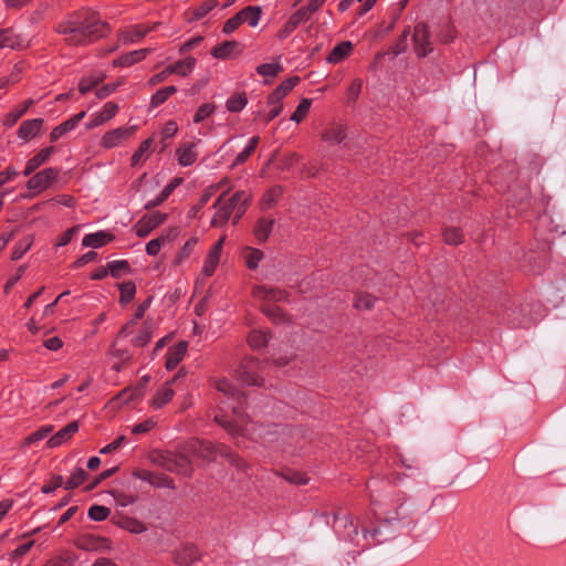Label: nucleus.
<instances>
[{
  "label": "nucleus",
  "instance_id": "1",
  "mask_svg": "<svg viewBox=\"0 0 566 566\" xmlns=\"http://www.w3.org/2000/svg\"><path fill=\"white\" fill-rule=\"evenodd\" d=\"M60 32L65 34L69 44L84 45L106 35L108 25L96 12L84 11L62 27Z\"/></svg>",
  "mask_w": 566,
  "mask_h": 566
},
{
  "label": "nucleus",
  "instance_id": "2",
  "mask_svg": "<svg viewBox=\"0 0 566 566\" xmlns=\"http://www.w3.org/2000/svg\"><path fill=\"white\" fill-rule=\"evenodd\" d=\"M223 196H220L214 203L217 211L211 220V224L214 227L223 226L233 212H235V218H240L245 211L250 196L244 191H238L228 200L227 203H223Z\"/></svg>",
  "mask_w": 566,
  "mask_h": 566
},
{
  "label": "nucleus",
  "instance_id": "3",
  "mask_svg": "<svg viewBox=\"0 0 566 566\" xmlns=\"http://www.w3.org/2000/svg\"><path fill=\"white\" fill-rule=\"evenodd\" d=\"M232 417L218 413L214 416L216 422L223 427L232 436H248L251 433L248 417L235 406H232Z\"/></svg>",
  "mask_w": 566,
  "mask_h": 566
},
{
  "label": "nucleus",
  "instance_id": "4",
  "mask_svg": "<svg viewBox=\"0 0 566 566\" xmlns=\"http://www.w3.org/2000/svg\"><path fill=\"white\" fill-rule=\"evenodd\" d=\"M59 176L60 169L56 167H48L34 174L27 181V188L31 191L29 197L36 196L49 189L57 181Z\"/></svg>",
  "mask_w": 566,
  "mask_h": 566
},
{
  "label": "nucleus",
  "instance_id": "5",
  "mask_svg": "<svg viewBox=\"0 0 566 566\" xmlns=\"http://www.w3.org/2000/svg\"><path fill=\"white\" fill-rule=\"evenodd\" d=\"M137 130V126H120L115 129L106 132L101 138V147L112 149L122 146L126 143Z\"/></svg>",
  "mask_w": 566,
  "mask_h": 566
},
{
  "label": "nucleus",
  "instance_id": "6",
  "mask_svg": "<svg viewBox=\"0 0 566 566\" xmlns=\"http://www.w3.org/2000/svg\"><path fill=\"white\" fill-rule=\"evenodd\" d=\"M158 24V22H155L151 25L135 24L127 27L118 33V42L122 45L139 43L150 31L155 30Z\"/></svg>",
  "mask_w": 566,
  "mask_h": 566
},
{
  "label": "nucleus",
  "instance_id": "7",
  "mask_svg": "<svg viewBox=\"0 0 566 566\" xmlns=\"http://www.w3.org/2000/svg\"><path fill=\"white\" fill-rule=\"evenodd\" d=\"M166 213L155 211L143 216L134 226L135 233L138 238H146L151 231L165 222Z\"/></svg>",
  "mask_w": 566,
  "mask_h": 566
},
{
  "label": "nucleus",
  "instance_id": "8",
  "mask_svg": "<svg viewBox=\"0 0 566 566\" xmlns=\"http://www.w3.org/2000/svg\"><path fill=\"white\" fill-rule=\"evenodd\" d=\"M259 363L253 358L244 359L235 371L237 378L245 384L260 386L262 384V379L259 376Z\"/></svg>",
  "mask_w": 566,
  "mask_h": 566
},
{
  "label": "nucleus",
  "instance_id": "9",
  "mask_svg": "<svg viewBox=\"0 0 566 566\" xmlns=\"http://www.w3.org/2000/svg\"><path fill=\"white\" fill-rule=\"evenodd\" d=\"M226 238L221 237L208 251L201 270L203 277H210L214 274L220 260Z\"/></svg>",
  "mask_w": 566,
  "mask_h": 566
},
{
  "label": "nucleus",
  "instance_id": "10",
  "mask_svg": "<svg viewBox=\"0 0 566 566\" xmlns=\"http://www.w3.org/2000/svg\"><path fill=\"white\" fill-rule=\"evenodd\" d=\"M118 109L119 107L116 103H105L101 111L95 112L91 115L90 120L85 124L86 129H93L106 124L116 116Z\"/></svg>",
  "mask_w": 566,
  "mask_h": 566
},
{
  "label": "nucleus",
  "instance_id": "11",
  "mask_svg": "<svg viewBox=\"0 0 566 566\" xmlns=\"http://www.w3.org/2000/svg\"><path fill=\"white\" fill-rule=\"evenodd\" d=\"M192 457L201 459L206 462L214 461L218 453L226 455L227 452L222 449L218 451L214 446L208 441H195L191 443Z\"/></svg>",
  "mask_w": 566,
  "mask_h": 566
},
{
  "label": "nucleus",
  "instance_id": "12",
  "mask_svg": "<svg viewBox=\"0 0 566 566\" xmlns=\"http://www.w3.org/2000/svg\"><path fill=\"white\" fill-rule=\"evenodd\" d=\"M86 116V112L83 111L69 119L64 120L60 125L55 126L50 133V140L52 143L57 142L66 134L73 132L80 124V122Z\"/></svg>",
  "mask_w": 566,
  "mask_h": 566
},
{
  "label": "nucleus",
  "instance_id": "13",
  "mask_svg": "<svg viewBox=\"0 0 566 566\" xmlns=\"http://www.w3.org/2000/svg\"><path fill=\"white\" fill-rule=\"evenodd\" d=\"M346 136V126L342 123L333 122L323 130L322 140L329 146H335L342 144Z\"/></svg>",
  "mask_w": 566,
  "mask_h": 566
},
{
  "label": "nucleus",
  "instance_id": "14",
  "mask_svg": "<svg viewBox=\"0 0 566 566\" xmlns=\"http://www.w3.org/2000/svg\"><path fill=\"white\" fill-rule=\"evenodd\" d=\"M180 377V373L174 376L170 381H167L161 388H159L150 400V407L154 409H160L166 406L174 397L175 391L171 385Z\"/></svg>",
  "mask_w": 566,
  "mask_h": 566
},
{
  "label": "nucleus",
  "instance_id": "15",
  "mask_svg": "<svg viewBox=\"0 0 566 566\" xmlns=\"http://www.w3.org/2000/svg\"><path fill=\"white\" fill-rule=\"evenodd\" d=\"M415 50L419 56H426L430 51L429 31L426 24L419 23L413 30Z\"/></svg>",
  "mask_w": 566,
  "mask_h": 566
},
{
  "label": "nucleus",
  "instance_id": "16",
  "mask_svg": "<svg viewBox=\"0 0 566 566\" xmlns=\"http://www.w3.org/2000/svg\"><path fill=\"white\" fill-rule=\"evenodd\" d=\"M80 424L77 421H72L67 423L65 427L60 429L55 434L51 436L46 441V447L49 449H54L66 441H69L72 436L78 431Z\"/></svg>",
  "mask_w": 566,
  "mask_h": 566
},
{
  "label": "nucleus",
  "instance_id": "17",
  "mask_svg": "<svg viewBox=\"0 0 566 566\" xmlns=\"http://www.w3.org/2000/svg\"><path fill=\"white\" fill-rule=\"evenodd\" d=\"M311 17L302 8L297 9L277 33L280 40L286 39L300 24L307 22Z\"/></svg>",
  "mask_w": 566,
  "mask_h": 566
},
{
  "label": "nucleus",
  "instance_id": "18",
  "mask_svg": "<svg viewBox=\"0 0 566 566\" xmlns=\"http://www.w3.org/2000/svg\"><path fill=\"white\" fill-rule=\"evenodd\" d=\"M200 140L185 143L180 145L176 150L177 161L181 167L192 166L198 157L196 147Z\"/></svg>",
  "mask_w": 566,
  "mask_h": 566
},
{
  "label": "nucleus",
  "instance_id": "19",
  "mask_svg": "<svg viewBox=\"0 0 566 566\" xmlns=\"http://www.w3.org/2000/svg\"><path fill=\"white\" fill-rule=\"evenodd\" d=\"M115 235L106 230H99L83 237L82 245L85 248L98 249L114 241Z\"/></svg>",
  "mask_w": 566,
  "mask_h": 566
},
{
  "label": "nucleus",
  "instance_id": "20",
  "mask_svg": "<svg viewBox=\"0 0 566 566\" xmlns=\"http://www.w3.org/2000/svg\"><path fill=\"white\" fill-rule=\"evenodd\" d=\"M28 46V42L10 29H0V50L12 49L20 50Z\"/></svg>",
  "mask_w": 566,
  "mask_h": 566
},
{
  "label": "nucleus",
  "instance_id": "21",
  "mask_svg": "<svg viewBox=\"0 0 566 566\" xmlns=\"http://www.w3.org/2000/svg\"><path fill=\"white\" fill-rule=\"evenodd\" d=\"M42 118L28 119L21 123L18 129V137L23 142H29L36 137L43 127Z\"/></svg>",
  "mask_w": 566,
  "mask_h": 566
},
{
  "label": "nucleus",
  "instance_id": "22",
  "mask_svg": "<svg viewBox=\"0 0 566 566\" xmlns=\"http://www.w3.org/2000/svg\"><path fill=\"white\" fill-rule=\"evenodd\" d=\"M55 151V148L53 146L42 148L39 150L33 157H31L27 164L25 168L23 170L24 176L31 175L33 171H35L39 167L44 165L53 155Z\"/></svg>",
  "mask_w": 566,
  "mask_h": 566
},
{
  "label": "nucleus",
  "instance_id": "23",
  "mask_svg": "<svg viewBox=\"0 0 566 566\" xmlns=\"http://www.w3.org/2000/svg\"><path fill=\"white\" fill-rule=\"evenodd\" d=\"M253 296L260 301L280 302L286 298V292L273 287L255 286Z\"/></svg>",
  "mask_w": 566,
  "mask_h": 566
},
{
  "label": "nucleus",
  "instance_id": "24",
  "mask_svg": "<svg viewBox=\"0 0 566 566\" xmlns=\"http://www.w3.org/2000/svg\"><path fill=\"white\" fill-rule=\"evenodd\" d=\"M353 43L350 41H343L335 45L328 56L326 57L327 63L337 64L343 62L353 51Z\"/></svg>",
  "mask_w": 566,
  "mask_h": 566
},
{
  "label": "nucleus",
  "instance_id": "25",
  "mask_svg": "<svg viewBox=\"0 0 566 566\" xmlns=\"http://www.w3.org/2000/svg\"><path fill=\"white\" fill-rule=\"evenodd\" d=\"M398 505L395 511H388L385 516L387 524H406L410 518L409 510L405 506V500L398 499Z\"/></svg>",
  "mask_w": 566,
  "mask_h": 566
},
{
  "label": "nucleus",
  "instance_id": "26",
  "mask_svg": "<svg viewBox=\"0 0 566 566\" xmlns=\"http://www.w3.org/2000/svg\"><path fill=\"white\" fill-rule=\"evenodd\" d=\"M282 71L283 66L280 60L263 63L256 67V73L264 78V84H270Z\"/></svg>",
  "mask_w": 566,
  "mask_h": 566
},
{
  "label": "nucleus",
  "instance_id": "27",
  "mask_svg": "<svg viewBox=\"0 0 566 566\" xmlns=\"http://www.w3.org/2000/svg\"><path fill=\"white\" fill-rule=\"evenodd\" d=\"M187 353V343L180 342L177 345L170 347L167 353L166 368L172 370L184 359Z\"/></svg>",
  "mask_w": 566,
  "mask_h": 566
},
{
  "label": "nucleus",
  "instance_id": "28",
  "mask_svg": "<svg viewBox=\"0 0 566 566\" xmlns=\"http://www.w3.org/2000/svg\"><path fill=\"white\" fill-rule=\"evenodd\" d=\"M197 64V60L192 56H188L184 60H179L174 64L168 65L172 74H177L181 77H186L192 73Z\"/></svg>",
  "mask_w": 566,
  "mask_h": 566
},
{
  "label": "nucleus",
  "instance_id": "29",
  "mask_svg": "<svg viewBox=\"0 0 566 566\" xmlns=\"http://www.w3.org/2000/svg\"><path fill=\"white\" fill-rule=\"evenodd\" d=\"M241 22L248 23L250 27L255 28L261 19L262 10L256 6H249L238 12Z\"/></svg>",
  "mask_w": 566,
  "mask_h": 566
},
{
  "label": "nucleus",
  "instance_id": "30",
  "mask_svg": "<svg viewBox=\"0 0 566 566\" xmlns=\"http://www.w3.org/2000/svg\"><path fill=\"white\" fill-rule=\"evenodd\" d=\"M198 243V239L192 237L182 245V248L177 252L172 260V265L180 266L182 265L193 253L195 248Z\"/></svg>",
  "mask_w": 566,
  "mask_h": 566
},
{
  "label": "nucleus",
  "instance_id": "31",
  "mask_svg": "<svg viewBox=\"0 0 566 566\" xmlns=\"http://www.w3.org/2000/svg\"><path fill=\"white\" fill-rule=\"evenodd\" d=\"M242 256L244 259L245 265L250 270H256L259 268L260 262L263 260L264 254L259 249L245 247L242 250Z\"/></svg>",
  "mask_w": 566,
  "mask_h": 566
},
{
  "label": "nucleus",
  "instance_id": "32",
  "mask_svg": "<svg viewBox=\"0 0 566 566\" xmlns=\"http://www.w3.org/2000/svg\"><path fill=\"white\" fill-rule=\"evenodd\" d=\"M184 182V179L181 177H175L167 184L164 189L160 191V193L153 199L147 207H156L159 206L161 202H164L171 193L172 191L179 187Z\"/></svg>",
  "mask_w": 566,
  "mask_h": 566
},
{
  "label": "nucleus",
  "instance_id": "33",
  "mask_svg": "<svg viewBox=\"0 0 566 566\" xmlns=\"http://www.w3.org/2000/svg\"><path fill=\"white\" fill-rule=\"evenodd\" d=\"M149 52H150L149 49L135 50V51H132V52L120 56L114 63L116 65H120V66H130L137 62L143 61L148 55Z\"/></svg>",
  "mask_w": 566,
  "mask_h": 566
},
{
  "label": "nucleus",
  "instance_id": "34",
  "mask_svg": "<svg viewBox=\"0 0 566 566\" xmlns=\"http://www.w3.org/2000/svg\"><path fill=\"white\" fill-rule=\"evenodd\" d=\"M154 324L148 319L143 324L139 333L132 339V344L137 347H144L153 337Z\"/></svg>",
  "mask_w": 566,
  "mask_h": 566
},
{
  "label": "nucleus",
  "instance_id": "35",
  "mask_svg": "<svg viewBox=\"0 0 566 566\" xmlns=\"http://www.w3.org/2000/svg\"><path fill=\"white\" fill-rule=\"evenodd\" d=\"M270 336L264 329H252L248 335V344L253 349H261L268 345Z\"/></svg>",
  "mask_w": 566,
  "mask_h": 566
},
{
  "label": "nucleus",
  "instance_id": "36",
  "mask_svg": "<svg viewBox=\"0 0 566 566\" xmlns=\"http://www.w3.org/2000/svg\"><path fill=\"white\" fill-rule=\"evenodd\" d=\"M260 138L258 136H254L249 139L245 147L237 155L233 163L231 164V167L239 166L248 160V158L254 153V150L258 147Z\"/></svg>",
  "mask_w": 566,
  "mask_h": 566
},
{
  "label": "nucleus",
  "instance_id": "37",
  "mask_svg": "<svg viewBox=\"0 0 566 566\" xmlns=\"http://www.w3.org/2000/svg\"><path fill=\"white\" fill-rule=\"evenodd\" d=\"M198 558V551L195 546L189 545L180 548L175 554V560L180 565H189Z\"/></svg>",
  "mask_w": 566,
  "mask_h": 566
},
{
  "label": "nucleus",
  "instance_id": "38",
  "mask_svg": "<svg viewBox=\"0 0 566 566\" xmlns=\"http://www.w3.org/2000/svg\"><path fill=\"white\" fill-rule=\"evenodd\" d=\"M238 46H239V43L237 41H226V42L214 46L211 50V55L216 59L224 60V59L230 57L234 53V50Z\"/></svg>",
  "mask_w": 566,
  "mask_h": 566
},
{
  "label": "nucleus",
  "instance_id": "39",
  "mask_svg": "<svg viewBox=\"0 0 566 566\" xmlns=\"http://www.w3.org/2000/svg\"><path fill=\"white\" fill-rule=\"evenodd\" d=\"M32 104H33V99H28L23 103V105L21 107L15 108V109L11 111L10 113H8L2 120L3 126H6L8 128L12 127Z\"/></svg>",
  "mask_w": 566,
  "mask_h": 566
},
{
  "label": "nucleus",
  "instance_id": "40",
  "mask_svg": "<svg viewBox=\"0 0 566 566\" xmlns=\"http://www.w3.org/2000/svg\"><path fill=\"white\" fill-rule=\"evenodd\" d=\"M274 226L273 219H260L254 229V235L259 241H265L272 232Z\"/></svg>",
  "mask_w": 566,
  "mask_h": 566
},
{
  "label": "nucleus",
  "instance_id": "41",
  "mask_svg": "<svg viewBox=\"0 0 566 566\" xmlns=\"http://www.w3.org/2000/svg\"><path fill=\"white\" fill-rule=\"evenodd\" d=\"M53 431L52 424L40 427L36 431L29 434L22 442V447L28 448L33 443H36L45 439Z\"/></svg>",
  "mask_w": 566,
  "mask_h": 566
},
{
  "label": "nucleus",
  "instance_id": "42",
  "mask_svg": "<svg viewBox=\"0 0 566 566\" xmlns=\"http://www.w3.org/2000/svg\"><path fill=\"white\" fill-rule=\"evenodd\" d=\"M33 235H27L19 240L12 250L11 259L13 261L20 260L32 247Z\"/></svg>",
  "mask_w": 566,
  "mask_h": 566
},
{
  "label": "nucleus",
  "instance_id": "43",
  "mask_svg": "<svg viewBox=\"0 0 566 566\" xmlns=\"http://www.w3.org/2000/svg\"><path fill=\"white\" fill-rule=\"evenodd\" d=\"M298 83V76L289 77L284 80L271 94H273L276 99L284 98Z\"/></svg>",
  "mask_w": 566,
  "mask_h": 566
},
{
  "label": "nucleus",
  "instance_id": "44",
  "mask_svg": "<svg viewBox=\"0 0 566 566\" xmlns=\"http://www.w3.org/2000/svg\"><path fill=\"white\" fill-rule=\"evenodd\" d=\"M104 78V75L102 73H94L90 76L83 77L78 84V91L81 94H86L90 92L94 86H96L98 83H101Z\"/></svg>",
  "mask_w": 566,
  "mask_h": 566
},
{
  "label": "nucleus",
  "instance_id": "45",
  "mask_svg": "<svg viewBox=\"0 0 566 566\" xmlns=\"http://www.w3.org/2000/svg\"><path fill=\"white\" fill-rule=\"evenodd\" d=\"M176 92H177V88L174 85L166 86L164 88L158 90L151 96V99H150L151 106L153 107H157V106L161 105L163 103H165L169 98V96H171Z\"/></svg>",
  "mask_w": 566,
  "mask_h": 566
},
{
  "label": "nucleus",
  "instance_id": "46",
  "mask_svg": "<svg viewBox=\"0 0 566 566\" xmlns=\"http://www.w3.org/2000/svg\"><path fill=\"white\" fill-rule=\"evenodd\" d=\"M248 104V98L244 93L231 96L226 104L229 112H241Z\"/></svg>",
  "mask_w": 566,
  "mask_h": 566
},
{
  "label": "nucleus",
  "instance_id": "47",
  "mask_svg": "<svg viewBox=\"0 0 566 566\" xmlns=\"http://www.w3.org/2000/svg\"><path fill=\"white\" fill-rule=\"evenodd\" d=\"M86 472L82 468H76L71 476L64 483L66 490H72L80 486L86 480Z\"/></svg>",
  "mask_w": 566,
  "mask_h": 566
},
{
  "label": "nucleus",
  "instance_id": "48",
  "mask_svg": "<svg viewBox=\"0 0 566 566\" xmlns=\"http://www.w3.org/2000/svg\"><path fill=\"white\" fill-rule=\"evenodd\" d=\"M216 112V105L212 103H203L201 104L192 118L193 124H199L203 122L206 118L211 116Z\"/></svg>",
  "mask_w": 566,
  "mask_h": 566
},
{
  "label": "nucleus",
  "instance_id": "49",
  "mask_svg": "<svg viewBox=\"0 0 566 566\" xmlns=\"http://www.w3.org/2000/svg\"><path fill=\"white\" fill-rule=\"evenodd\" d=\"M312 105V99L303 98L301 103L297 105L294 113L291 115V120L295 123H301L308 114Z\"/></svg>",
  "mask_w": 566,
  "mask_h": 566
},
{
  "label": "nucleus",
  "instance_id": "50",
  "mask_svg": "<svg viewBox=\"0 0 566 566\" xmlns=\"http://www.w3.org/2000/svg\"><path fill=\"white\" fill-rule=\"evenodd\" d=\"M282 195L280 187H273L269 189L261 199V206L263 209H270L279 200Z\"/></svg>",
  "mask_w": 566,
  "mask_h": 566
},
{
  "label": "nucleus",
  "instance_id": "51",
  "mask_svg": "<svg viewBox=\"0 0 566 566\" xmlns=\"http://www.w3.org/2000/svg\"><path fill=\"white\" fill-rule=\"evenodd\" d=\"M283 98H275L273 94H270L268 97V105L270 107L269 113L266 115V122L274 119L283 109Z\"/></svg>",
  "mask_w": 566,
  "mask_h": 566
},
{
  "label": "nucleus",
  "instance_id": "52",
  "mask_svg": "<svg viewBox=\"0 0 566 566\" xmlns=\"http://www.w3.org/2000/svg\"><path fill=\"white\" fill-rule=\"evenodd\" d=\"M380 535V528H374L373 531L365 530L363 533V539L365 541L364 544H361L363 548H367L373 545H377L384 542L382 538H379ZM357 545H360L359 542H357Z\"/></svg>",
  "mask_w": 566,
  "mask_h": 566
},
{
  "label": "nucleus",
  "instance_id": "53",
  "mask_svg": "<svg viewBox=\"0 0 566 566\" xmlns=\"http://www.w3.org/2000/svg\"><path fill=\"white\" fill-rule=\"evenodd\" d=\"M120 303L128 304L136 294V286L133 282H124L119 285Z\"/></svg>",
  "mask_w": 566,
  "mask_h": 566
},
{
  "label": "nucleus",
  "instance_id": "54",
  "mask_svg": "<svg viewBox=\"0 0 566 566\" xmlns=\"http://www.w3.org/2000/svg\"><path fill=\"white\" fill-rule=\"evenodd\" d=\"M264 313L274 324L279 325L289 322L287 316L279 306H269L264 310Z\"/></svg>",
  "mask_w": 566,
  "mask_h": 566
},
{
  "label": "nucleus",
  "instance_id": "55",
  "mask_svg": "<svg viewBox=\"0 0 566 566\" xmlns=\"http://www.w3.org/2000/svg\"><path fill=\"white\" fill-rule=\"evenodd\" d=\"M216 388L219 392L227 396L229 399H234L235 395L238 394V390L228 380V379H219L216 382Z\"/></svg>",
  "mask_w": 566,
  "mask_h": 566
},
{
  "label": "nucleus",
  "instance_id": "56",
  "mask_svg": "<svg viewBox=\"0 0 566 566\" xmlns=\"http://www.w3.org/2000/svg\"><path fill=\"white\" fill-rule=\"evenodd\" d=\"M111 510L103 505H92L88 509V517L93 521L101 522L108 517Z\"/></svg>",
  "mask_w": 566,
  "mask_h": 566
},
{
  "label": "nucleus",
  "instance_id": "57",
  "mask_svg": "<svg viewBox=\"0 0 566 566\" xmlns=\"http://www.w3.org/2000/svg\"><path fill=\"white\" fill-rule=\"evenodd\" d=\"M122 527L132 534H140L147 530L146 525L136 518L124 520Z\"/></svg>",
  "mask_w": 566,
  "mask_h": 566
},
{
  "label": "nucleus",
  "instance_id": "58",
  "mask_svg": "<svg viewBox=\"0 0 566 566\" xmlns=\"http://www.w3.org/2000/svg\"><path fill=\"white\" fill-rule=\"evenodd\" d=\"M108 272L114 277H118L120 272L129 271V263L126 260H115L107 263Z\"/></svg>",
  "mask_w": 566,
  "mask_h": 566
},
{
  "label": "nucleus",
  "instance_id": "59",
  "mask_svg": "<svg viewBox=\"0 0 566 566\" xmlns=\"http://www.w3.org/2000/svg\"><path fill=\"white\" fill-rule=\"evenodd\" d=\"M462 232L457 228H448L443 232L444 242L448 244H459L462 242Z\"/></svg>",
  "mask_w": 566,
  "mask_h": 566
},
{
  "label": "nucleus",
  "instance_id": "60",
  "mask_svg": "<svg viewBox=\"0 0 566 566\" xmlns=\"http://www.w3.org/2000/svg\"><path fill=\"white\" fill-rule=\"evenodd\" d=\"M375 302V297H373L370 294L364 293L357 295L355 306L358 310H370L374 306Z\"/></svg>",
  "mask_w": 566,
  "mask_h": 566
},
{
  "label": "nucleus",
  "instance_id": "61",
  "mask_svg": "<svg viewBox=\"0 0 566 566\" xmlns=\"http://www.w3.org/2000/svg\"><path fill=\"white\" fill-rule=\"evenodd\" d=\"M156 423L157 422L155 421L154 418H148L145 421L133 426L130 429V432L133 434L146 433V432L150 431L153 428H155Z\"/></svg>",
  "mask_w": 566,
  "mask_h": 566
},
{
  "label": "nucleus",
  "instance_id": "62",
  "mask_svg": "<svg viewBox=\"0 0 566 566\" xmlns=\"http://www.w3.org/2000/svg\"><path fill=\"white\" fill-rule=\"evenodd\" d=\"M218 6L217 0H207L202 2L195 11L196 19H202L206 17L211 10H213Z\"/></svg>",
  "mask_w": 566,
  "mask_h": 566
},
{
  "label": "nucleus",
  "instance_id": "63",
  "mask_svg": "<svg viewBox=\"0 0 566 566\" xmlns=\"http://www.w3.org/2000/svg\"><path fill=\"white\" fill-rule=\"evenodd\" d=\"M151 144H153V138H148L140 144L138 149L132 156V165L133 166L137 165L140 161L143 156L145 155V153L148 151V149L150 148Z\"/></svg>",
  "mask_w": 566,
  "mask_h": 566
},
{
  "label": "nucleus",
  "instance_id": "64",
  "mask_svg": "<svg viewBox=\"0 0 566 566\" xmlns=\"http://www.w3.org/2000/svg\"><path fill=\"white\" fill-rule=\"evenodd\" d=\"M140 392L138 389H124L116 398V401H119V403H127L134 399L139 398Z\"/></svg>",
  "mask_w": 566,
  "mask_h": 566
}]
</instances>
